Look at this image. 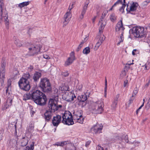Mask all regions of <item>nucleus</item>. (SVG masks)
<instances>
[{"label":"nucleus","instance_id":"14","mask_svg":"<svg viewBox=\"0 0 150 150\" xmlns=\"http://www.w3.org/2000/svg\"><path fill=\"white\" fill-rule=\"evenodd\" d=\"M103 126H100L97 124L91 128V130L95 133H99L101 132Z\"/></svg>","mask_w":150,"mask_h":150},{"label":"nucleus","instance_id":"13","mask_svg":"<svg viewBox=\"0 0 150 150\" xmlns=\"http://www.w3.org/2000/svg\"><path fill=\"white\" fill-rule=\"evenodd\" d=\"M62 119L61 116L58 115L53 117L52 120L53 125L55 126H57L61 122Z\"/></svg>","mask_w":150,"mask_h":150},{"label":"nucleus","instance_id":"61","mask_svg":"<svg viewBox=\"0 0 150 150\" xmlns=\"http://www.w3.org/2000/svg\"><path fill=\"white\" fill-rule=\"evenodd\" d=\"M103 16H101V18H100V21H101V22H105L104 21H103Z\"/></svg>","mask_w":150,"mask_h":150},{"label":"nucleus","instance_id":"23","mask_svg":"<svg viewBox=\"0 0 150 150\" xmlns=\"http://www.w3.org/2000/svg\"><path fill=\"white\" fill-rule=\"evenodd\" d=\"M41 74L40 73L38 72H36L33 77V79L35 81H37L41 77Z\"/></svg>","mask_w":150,"mask_h":150},{"label":"nucleus","instance_id":"22","mask_svg":"<svg viewBox=\"0 0 150 150\" xmlns=\"http://www.w3.org/2000/svg\"><path fill=\"white\" fill-rule=\"evenodd\" d=\"M4 4L3 1H0V19H2L3 13H4L3 11Z\"/></svg>","mask_w":150,"mask_h":150},{"label":"nucleus","instance_id":"37","mask_svg":"<svg viewBox=\"0 0 150 150\" xmlns=\"http://www.w3.org/2000/svg\"><path fill=\"white\" fill-rule=\"evenodd\" d=\"M105 39V37H104V35L103 34H101L99 38V40L98 41L101 42L102 43Z\"/></svg>","mask_w":150,"mask_h":150},{"label":"nucleus","instance_id":"63","mask_svg":"<svg viewBox=\"0 0 150 150\" xmlns=\"http://www.w3.org/2000/svg\"><path fill=\"white\" fill-rule=\"evenodd\" d=\"M139 110L138 109L136 111V114H138V112L139 111Z\"/></svg>","mask_w":150,"mask_h":150},{"label":"nucleus","instance_id":"31","mask_svg":"<svg viewBox=\"0 0 150 150\" xmlns=\"http://www.w3.org/2000/svg\"><path fill=\"white\" fill-rule=\"evenodd\" d=\"M90 52V49L89 47H86L85 48L83 51V54H89Z\"/></svg>","mask_w":150,"mask_h":150},{"label":"nucleus","instance_id":"39","mask_svg":"<svg viewBox=\"0 0 150 150\" xmlns=\"http://www.w3.org/2000/svg\"><path fill=\"white\" fill-rule=\"evenodd\" d=\"M59 90L61 91H67L68 89L66 86H64L62 85L59 86Z\"/></svg>","mask_w":150,"mask_h":150},{"label":"nucleus","instance_id":"48","mask_svg":"<svg viewBox=\"0 0 150 150\" xmlns=\"http://www.w3.org/2000/svg\"><path fill=\"white\" fill-rule=\"evenodd\" d=\"M62 75L65 77H66L69 75V73L67 72H63L62 73Z\"/></svg>","mask_w":150,"mask_h":150},{"label":"nucleus","instance_id":"43","mask_svg":"<svg viewBox=\"0 0 150 150\" xmlns=\"http://www.w3.org/2000/svg\"><path fill=\"white\" fill-rule=\"evenodd\" d=\"M117 102L114 100L111 105L113 109H115L117 106Z\"/></svg>","mask_w":150,"mask_h":150},{"label":"nucleus","instance_id":"26","mask_svg":"<svg viewBox=\"0 0 150 150\" xmlns=\"http://www.w3.org/2000/svg\"><path fill=\"white\" fill-rule=\"evenodd\" d=\"M32 98L31 91H30V93H28L24 95L23 97V100H29Z\"/></svg>","mask_w":150,"mask_h":150},{"label":"nucleus","instance_id":"12","mask_svg":"<svg viewBox=\"0 0 150 150\" xmlns=\"http://www.w3.org/2000/svg\"><path fill=\"white\" fill-rule=\"evenodd\" d=\"M125 28L123 26V23L122 22V20H120L117 23L115 27V30L118 33H120V32H124Z\"/></svg>","mask_w":150,"mask_h":150},{"label":"nucleus","instance_id":"32","mask_svg":"<svg viewBox=\"0 0 150 150\" xmlns=\"http://www.w3.org/2000/svg\"><path fill=\"white\" fill-rule=\"evenodd\" d=\"M120 33H121V35L120 37V41L117 43V45H119L120 44V43L122 42L123 41V34L124 32H123V33L122 32H120Z\"/></svg>","mask_w":150,"mask_h":150},{"label":"nucleus","instance_id":"55","mask_svg":"<svg viewBox=\"0 0 150 150\" xmlns=\"http://www.w3.org/2000/svg\"><path fill=\"white\" fill-rule=\"evenodd\" d=\"M125 140L126 142H128V137L127 135H126L125 137Z\"/></svg>","mask_w":150,"mask_h":150},{"label":"nucleus","instance_id":"18","mask_svg":"<svg viewBox=\"0 0 150 150\" xmlns=\"http://www.w3.org/2000/svg\"><path fill=\"white\" fill-rule=\"evenodd\" d=\"M69 95L66 98H64L65 100L68 101H69L70 100H74V98L73 97V95H74V97L76 98V96H75L74 94L73 93H70L69 94L68 93H66L65 94H64L63 96V98H64L66 95Z\"/></svg>","mask_w":150,"mask_h":150},{"label":"nucleus","instance_id":"1","mask_svg":"<svg viewBox=\"0 0 150 150\" xmlns=\"http://www.w3.org/2000/svg\"><path fill=\"white\" fill-rule=\"evenodd\" d=\"M57 98L56 99H50L48 102V107L50 111H47L44 114L45 118L47 121H49L51 119L52 113V112H55L59 108H61L62 106L61 105H57Z\"/></svg>","mask_w":150,"mask_h":150},{"label":"nucleus","instance_id":"38","mask_svg":"<svg viewBox=\"0 0 150 150\" xmlns=\"http://www.w3.org/2000/svg\"><path fill=\"white\" fill-rule=\"evenodd\" d=\"M84 120V118L83 117H81L80 118H77L76 119H75V120H76V121L77 122L81 123L82 124Z\"/></svg>","mask_w":150,"mask_h":150},{"label":"nucleus","instance_id":"35","mask_svg":"<svg viewBox=\"0 0 150 150\" xmlns=\"http://www.w3.org/2000/svg\"><path fill=\"white\" fill-rule=\"evenodd\" d=\"M11 84V83L10 81H9V80L8 81V85L7 87H6V93H8V94H9V92H8L9 88Z\"/></svg>","mask_w":150,"mask_h":150},{"label":"nucleus","instance_id":"53","mask_svg":"<svg viewBox=\"0 0 150 150\" xmlns=\"http://www.w3.org/2000/svg\"><path fill=\"white\" fill-rule=\"evenodd\" d=\"M73 4H72L71 6L70 5L69 6V9L67 10V11H69V12H70L71 10L73 8Z\"/></svg>","mask_w":150,"mask_h":150},{"label":"nucleus","instance_id":"33","mask_svg":"<svg viewBox=\"0 0 150 150\" xmlns=\"http://www.w3.org/2000/svg\"><path fill=\"white\" fill-rule=\"evenodd\" d=\"M107 82L106 79L105 78V87L104 89V96L105 97H106L107 95Z\"/></svg>","mask_w":150,"mask_h":150},{"label":"nucleus","instance_id":"25","mask_svg":"<svg viewBox=\"0 0 150 150\" xmlns=\"http://www.w3.org/2000/svg\"><path fill=\"white\" fill-rule=\"evenodd\" d=\"M30 3V2L29 1L23 2L21 3H20L19 4H17L18 6H16L20 8H22L23 7L25 6H27Z\"/></svg>","mask_w":150,"mask_h":150},{"label":"nucleus","instance_id":"45","mask_svg":"<svg viewBox=\"0 0 150 150\" xmlns=\"http://www.w3.org/2000/svg\"><path fill=\"white\" fill-rule=\"evenodd\" d=\"M102 43L101 42L98 41V42L96 43V45L95 48H96V49H97L99 47L100 45H101Z\"/></svg>","mask_w":150,"mask_h":150},{"label":"nucleus","instance_id":"24","mask_svg":"<svg viewBox=\"0 0 150 150\" xmlns=\"http://www.w3.org/2000/svg\"><path fill=\"white\" fill-rule=\"evenodd\" d=\"M29 138L27 137H23L21 140V146H25L28 143Z\"/></svg>","mask_w":150,"mask_h":150},{"label":"nucleus","instance_id":"21","mask_svg":"<svg viewBox=\"0 0 150 150\" xmlns=\"http://www.w3.org/2000/svg\"><path fill=\"white\" fill-rule=\"evenodd\" d=\"M74 120L77 118H80L83 117L82 115V111L81 110H78L74 113Z\"/></svg>","mask_w":150,"mask_h":150},{"label":"nucleus","instance_id":"9","mask_svg":"<svg viewBox=\"0 0 150 150\" xmlns=\"http://www.w3.org/2000/svg\"><path fill=\"white\" fill-rule=\"evenodd\" d=\"M6 65V63L4 62L1 64V67L0 70V81L1 83L4 82V79L5 76V67Z\"/></svg>","mask_w":150,"mask_h":150},{"label":"nucleus","instance_id":"5","mask_svg":"<svg viewBox=\"0 0 150 150\" xmlns=\"http://www.w3.org/2000/svg\"><path fill=\"white\" fill-rule=\"evenodd\" d=\"M144 30V28L143 27H135L133 28L132 30L134 37L142 38L146 36V32Z\"/></svg>","mask_w":150,"mask_h":150},{"label":"nucleus","instance_id":"51","mask_svg":"<svg viewBox=\"0 0 150 150\" xmlns=\"http://www.w3.org/2000/svg\"><path fill=\"white\" fill-rule=\"evenodd\" d=\"M134 63H133L131 64H129V63H127L125 66V67L127 68V69H129V68L130 67V66L132 64H133Z\"/></svg>","mask_w":150,"mask_h":150},{"label":"nucleus","instance_id":"36","mask_svg":"<svg viewBox=\"0 0 150 150\" xmlns=\"http://www.w3.org/2000/svg\"><path fill=\"white\" fill-rule=\"evenodd\" d=\"M30 76L29 73L28 72H26L24 74L23 77L21 78H23L24 79L28 80V79L29 78Z\"/></svg>","mask_w":150,"mask_h":150},{"label":"nucleus","instance_id":"7","mask_svg":"<svg viewBox=\"0 0 150 150\" xmlns=\"http://www.w3.org/2000/svg\"><path fill=\"white\" fill-rule=\"evenodd\" d=\"M20 88L22 90L27 91L30 88L29 81L23 78H21L18 82Z\"/></svg>","mask_w":150,"mask_h":150},{"label":"nucleus","instance_id":"15","mask_svg":"<svg viewBox=\"0 0 150 150\" xmlns=\"http://www.w3.org/2000/svg\"><path fill=\"white\" fill-rule=\"evenodd\" d=\"M3 18H4V22L6 24V28L7 29H8L9 28V21L8 18V16L7 15V13L6 11L5 10L4 12V13H3L2 16V19H0V20H2Z\"/></svg>","mask_w":150,"mask_h":150},{"label":"nucleus","instance_id":"64","mask_svg":"<svg viewBox=\"0 0 150 150\" xmlns=\"http://www.w3.org/2000/svg\"><path fill=\"white\" fill-rule=\"evenodd\" d=\"M144 67H145V69H148L147 68L146 66V64L144 65Z\"/></svg>","mask_w":150,"mask_h":150},{"label":"nucleus","instance_id":"28","mask_svg":"<svg viewBox=\"0 0 150 150\" xmlns=\"http://www.w3.org/2000/svg\"><path fill=\"white\" fill-rule=\"evenodd\" d=\"M14 43L17 47H20L22 46V44L21 41L17 39L16 37H14Z\"/></svg>","mask_w":150,"mask_h":150},{"label":"nucleus","instance_id":"47","mask_svg":"<svg viewBox=\"0 0 150 150\" xmlns=\"http://www.w3.org/2000/svg\"><path fill=\"white\" fill-rule=\"evenodd\" d=\"M43 57L44 58L46 59H49L50 58V57L48 55L46 54L43 55Z\"/></svg>","mask_w":150,"mask_h":150},{"label":"nucleus","instance_id":"29","mask_svg":"<svg viewBox=\"0 0 150 150\" xmlns=\"http://www.w3.org/2000/svg\"><path fill=\"white\" fill-rule=\"evenodd\" d=\"M67 144V142L66 141H63L61 142H56L54 144V145H57V146H63L64 145H66Z\"/></svg>","mask_w":150,"mask_h":150},{"label":"nucleus","instance_id":"17","mask_svg":"<svg viewBox=\"0 0 150 150\" xmlns=\"http://www.w3.org/2000/svg\"><path fill=\"white\" fill-rule=\"evenodd\" d=\"M89 3V1H86V2L85 3L83 7L81 15L79 17V18L80 19H82L83 18L84 15L86 12L88 5Z\"/></svg>","mask_w":150,"mask_h":150},{"label":"nucleus","instance_id":"27","mask_svg":"<svg viewBox=\"0 0 150 150\" xmlns=\"http://www.w3.org/2000/svg\"><path fill=\"white\" fill-rule=\"evenodd\" d=\"M79 100L80 101L84 102L86 101L87 99V96L85 94L81 95L80 96H79L78 98Z\"/></svg>","mask_w":150,"mask_h":150},{"label":"nucleus","instance_id":"46","mask_svg":"<svg viewBox=\"0 0 150 150\" xmlns=\"http://www.w3.org/2000/svg\"><path fill=\"white\" fill-rule=\"evenodd\" d=\"M120 97V94H117L115 97L114 99V101L117 102L118 101V99Z\"/></svg>","mask_w":150,"mask_h":150},{"label":"nucleus","instance_id":"42","mask_svg":"<svg viewBox=\"0 0 150 150\" xmlns=\"http://www.w3.org/2000/svg\"><path fill=\"white\" fill-rule=\"evenodd\" d=\"M84 42H83V41H82L81 42V43L79 45L78 47L76 49V51L77 52H78L80 50L81 47L83 46V44Z\"/></svg>","mask_w":150,"mask_h":150},{"label":"nucleus","instance_id":"56","mask_svg":"<svg viewBox=\"0 0 150 150\" xmlns=\"http://www.w3.org/2000/svg\"><path fill=\"white\" fill-rule=\"evenodd\" d=\"M91 142L90 141H88L86 142L85 144V146L86 147H88V145L90 144Z\"/></svg>","mask_w":150,"mask_h":150},{"label":"nucleus","instance_id":"2","mask_svg":"<svg viewBox=\"0 0 150 150\" xmlns=\"http://www.w3.org/2000/svg\"><path fill=\"white\" fill-rule=\"evenodd\" d=\"M32 98L37 104L40 105H45L47 100L45 94L40 90H33L31 91Z\"/></svg>","mask_w":150,"mask_h":150},{"label":"nucleus","instance_id":"41","mask_svg":"<svg viewBox=\"0 0 150 150\" xmlns=\"http://www.w3.org/2000/svg\"><path fill=\"white\" fill-rule=\"evenodd\" d=\"M120 3L121 4H122V0H118L113 5L112 7L110 9V10L111 11L112 9V8L113 7L115 6L116 5L119 4Z\"/></svg>","mask_w":150,"mask_h":150},{"label":"nucleus","instance_id":"52","mask_svg":"<svg viewBox=\"0 0 150 150\" xmlns=\"http://www.w3.org/2000/svg\"><path fill=\"white\" fill-rule=\"evenodd\" d=\"M133 99L132 98H131L129 100V101L128 102L127 104L129 106L131 103H132L133 102Z\"/></svg>","mask_w":150,"mask_h":150},{"label":"nucleus","instance_id":"34","mask_svg":"<svg viewBox=\"0 0 150 150\" xmlns=\"http://www.w3.org/2000/svg\"><path fill=\"white\" fill-rule=\"evenodd\" d=\"M34 126L32 125H30L28 128V131L30 133H32L33 131Z\"/></svg>","mask_w":150,"mask_h":150},{"label":"nucleus","instance_id":"8","mask_svg":"<svg viewBox=\"0 0 150 150\" xmlns=\"http://www.w3.org/2000/svg\"><path fill=\"white\" fill-rule=\"evenodd\" d=\"M42 46L39 44L36 45L32 44L28 48L29 52L31 55H33L38 54L40 51Z\"/></svg>","mask_w":150,"mask_h":150},{"label":"nucleus","instance_id":"11","mask_svg":"<svg viewBox=\"0 0 150 150\" xmlns=\"http://www.w3.org/2000/svg\"><path fill=\"white\" fill-rule=\"evenodd\" d=\"M137 6L138 4L136 3H133L129 8H128V5L127 8V12L131 14H134V12L136 10Z\"/></svg>","mask_w":150,"mask_h":150},{"label":"nucleus","instance_id":"54","mask_svg":"<svg viewBox=\"0 0 150 150\" xmlns=\"http://www.w3.org/2000/svg\"><path fill=\"white\" fill-rule=\"evenodd\" d=\"M128 81L127 80H125L124 81V87H125L126 86L127 84V83H128Z\"/></svg>","mask_w":150,"mask_h":150},{"label":"nucleus","instance_id":"3","mask_svg":"<svg viewBox=\"0 0 150 150\" xmlns=\"http://www.w3.org/2000/svg\"><path fill=\"white\" fill-rule=\"evenodd\" d=\"M39 87L45 93H50L52 90L50 83L48 79L46 78L41 79L39 84Z\"/></svg>","mask_w":150,"mask_h":150},{"label":"nucleus","instance_id":"59","mask_svg":"<svg viewBox=\"0 0 150 150\" xmlns=\"http://www.w3.org/2000/svg\"><path fill=\"white\" fill-rule=\"evenodd\" d=\"M137 51L136 50H134L132 52V54L133 55H135V52Z\"/></svg>","mask_w":150,"mask_h":150},{"label":"nucleus","instance_id":"19","mask_svg":"<svg viewBox=\"0 0 150 150\" xmlns=\"http://www.w3.org/2000/svg\"><path fill=\"white\" fill-rule=\"evenodd\" d=\"M12 99L11 98L8 97L7 99L6 102L3 108L4 110H6L8 108L9 106L11 105Z\"/></svg>","mask_w":150,"mask_h":150},{"label":"nucleus","instance_id":"16","mask_svg":"<svg viewBox=\"0 0 150 150\" xmlns=\"http://www.w3.org/2000/svg\"><path fill=\"white\" fill-rule=\"evenodd\" d=\"M71 17L70 12L67 11L65 14L64 17V21L63 22L64 26H66L68 23Z\"/></svg>","mask_w":150,"mask_h":150},{"label":"nucleus","instance_id":"10","mask_svg":"<svg viewBox=\"0 0 150 150\" xmlns=\"http://www.w3.org/2000/svg\"><path fill=\"white\" fill-rule=\"evenodd\" d=\"M74 52H72L70 54V56L67 59L65 63L66 66L71 65L75 60V56Z\"/></svg>","mask_w":150,"mask_h":150},{"label":"nucleus","instance_id":"58","mask_svg":"<svg viewBox=\"0 0 150 150\" xmlns=\"http://www.w3.org/2000/svg\"><path fill=\"white\" fill-rule=\"evenodd\" d=\"M96 16L94 17L92 19V22L93 23H94L95 20L96 19Z\"/></svg>","mask_w":150,"mask_h":150},{"label":"nucleus","instance_id":"20","mask_svg":"<svg viewBox=\"0 0 150 150\" xmlns=\"http://www.w3.org/2000/svg\"><path fill=\"white\" fill-rule=\"evenodd\" d=\"M98 25H100L99 27V33H102L103 30L106 25V22H102L101 21H99Z\"/></svg>","mask_w":150,"mask_h":150},{"label":"nucleus","instance_id":"30","mask_svg":"<svg viewBox=\"0 0 150 150\" xmlns=\"http://www.w3.org/2000/svg\"><path fill=\"white\" fill-rule=\"evenodd\" d=\"M35 144V142H33L30 145V146H26L25 149V150H33L34 149V144Z\"/></svg>","mask_w":150,"mask_h":150},{"label":"nucleus","instance_id":"4","mask_svg":"<svg viewBox=\"0 0 150 150\" xmlns=\"http://www.w3.org/2000/svg\"><path fill=\"white\" fill-rule=\"evenodd\" d=\"M104 104L103 101L99 100L93 103L91 109L93 112L95 114H98L102 113L103 110Z\"/></svg>","mask_w":150,"mask_h":150},{"label":"nucleus","instance_id":"49","mask_svg":"<svg viewBox=\"0 0 150 150\" xmlns=\"http://www.w3.org/2000/svg\"><path fill=\"white\" fill-rule=\"evenodd\" d=\"M150 108V103L149 102H148L147 103L146 105V108L148 110Z\"/></svg>","mask_w":150,"mask_h":150},{"label":"nucleus","instance_id":"62","mask_svg":"<svg viewBox=\"0 0 150 150\" xmlns=\"http://www.w3.org/2000/svg\"><path fill=\"white\" fill-rule=\"evenodd\" d=\"M150 2V0H147V1H145L144 2L145 3H149Z\"/></svg>","mask_w":150,"mask_h":150},{"label":"nucleus","instance_id":"40","mask_svg":"<svg viewBox=\"0 0 150 150\" xmlns=\"http://www.w3.org/2000/svg\"><path fill=\"white\" fill-rule=\"evenodd\" d=\"M110 19L112 22H114L116 19V16L114 14H112L111 15Z\"/></svg>","mask_w":150,"mask_h":150},{"label":"nucleus","instance_id":"44","mask_svg":"<svg viewBox=\"0 0 150 150\" xmlns=\"http://www.w3.org/2000/svg\"><path fill=\"white\" fill-rule=\"evenodd\" d=\"M125 6V4H122V6L121 8L119 9L120 11L123 13L124 12V9Z\"/></svg>","mask_w":150,"mask_h":150},{"label":"nucleus","instance_id":"60","mask_svg":"<svg viewBox=\"0 0 150 150\" xmlns=\"http://www.w3.org/2000/svg\"><path fill=\"white\" fill-rule=\"evenodd\" d=\"M144 105V102H143V104L138 109V110H140L143 107Z\"/></svg>","mask_w":150,"mask_h":150},{"label":"nucleus","instance_id":"6","mask_svg":"<svg viewBox=\"0 0 150 150\" xmlns=\"http://www.w3.org/2000/svg\"><path fill=\"white\" fill-rule=\"evenodd\" d=\"M62 117V122L64 124L68 125H72L74 124L72 116L69 111H66L63 115Z\"/></svg>","mask_w":150,"mask_h":150},{"label":"nucleus","instance_id":"50","mask_svg":"<svg viewBox=\"0 0 150 150\" xmlns=\"http://www.w3.org/2000/svg\"><path fill=\"white\" fill-rule=\"evenodd\" d=\"M140 143L139 142H133L134 145L135 147L139 145V144Z\"/></svg>","mask_w":150,"mask_h":150},{"label":"nucleus","instance_id":"57","mask_svg":"<svg viewBox=\"0 0 150 150\" xmlns=\"http://www.w3.org/2000/svg\"><path fill=\"white\" fill-rule=\"evenodd\" d=\"M138 92V91L137 89H134V90L133 93L134 94V95H136Z\"/></svg>","mask_w":150,"mask_h":150}]
</instances>
